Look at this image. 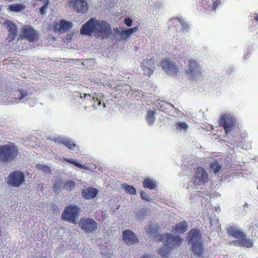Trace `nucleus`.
Segmentation results:
<instances>
[{
	"label": "nucleus",
	"instance_id": "f257e3e1",
	"mask_svg": "<svg viewBox=\"0 0 258 258\" xmlns=\"http://www.w3.org/2000/svg\"><path fill=\"white\" fill-rule=\"evenodd\" d=\"M158 229L159 228L157 225L151 224L148 226L146 231L151 236H155L157 241H164L165 246L160 248L158 253L163 258L167 257L170 255L171 249L180 246L182 240L179 236H173L170 234L157 235Z\"/></svg>",
	"mask_w": 258,
	"mask_h": 258
},
{
	"label": "nucleus",
	"instance_id": "f03ea898",
	"mask_svg": "<svg viewBox=\"0 0 258 258\" xmlns=\"http://www.w3.org/2000/svg\"><path fill=\"white\" fill-rule=\"evenodd\" d=\"M81 33L83 35H93L103 39L110 36L112 30L110 25L106 22L92 18L82 26Z\"/></svg>",
	"mask_w": 258,
	"mask_h": 258
},
{
	"label": "nucleus",
	"instance_id": "7ed1b4c3",
	"mask_svg": "<svg viewBox=\"0 0 258 258\" xmlns=\"http://www.w3.org/2000/svg\"><path fill=\"white\" fill-rule=\"evenodd\" d=\"M202 235L196 229H192L189 232V241L191 244V250L197 257H203L205 248L201 241Z\"/></svg>",
	"mask_w": 258,
	"mask_h": 258
},
{
	"label": "nucleus",
	"instance_id": "20e7f679",
	"mask_svg": "<svg viewBox=\"0 0 258 258\" xmlns=\"http://www.w3.org/2000/svg\"><path fill=\"white\" fill-rule=\"evenodd\" d=\"M227 231L230 236L236 239L231 241L233 245L246 248H250L253 246L252 240L248 238L243 232L236 227L230 226Z\"/></svg>",
	"mask_w": 258,
	"mask_h": 258
},
{
	"label": "nucleus",
	"instance_id": "39448f33",
	"mask_svg": "<svg viewBox=\"0 0 258 258\" xmlns=\"http://www.w3.org/2000/svg\"><path fill=\"white\" fill-rule=\"evenodd\" d=\"M227 231L230 236L236 239L231 241L233 245L246 248H250L253 246L252 240L248 238L243 232L236 227L230 226Z\"/></svg>",
	"mask_w": 258,
	"mask_h": 258
},
{
	"label": "nucleus",
	"instance_id": "423d86ee",
	"mask_svg": "<svg viewBox=\"0 0 258 258\" xmlns=\"http://www.w3.org/2000/svg\"><path fill=\"white\" fill-rule=\"evenodd\" d=\"M18 150L14 144L0 146V161L3 163L11 162L18 156Z\"/></svg>",
	"mask_w": 258,
	"mask_h": 258
},
{
	"label": "nucleus",
	"instance_id": "0eeeda50",
	"mask_svg": "<svg viewBox=\"0 0 258 258\" xmlns=\"http://www.w3.org/2000/svg\"><path fill=\"white\" fill-rule=\"evenodd\" d=\"M236 123V120L230 114L221 115L219 120V125L222 127L226 135L233 131Z\"/></svg>",
	"mask_w": 258,
	"mask_h": 258
},
{
	"label": "nucleus",
	"instance_id": "6e6552de",
	"mask_svg": "<svg viewBox=\"0 0 258 258\" xmlns=\"http://www.w3.org/2000/svg\"><path fill=\"white\" fill-rule=\"evenodd\" d=\"M80 208L78 206L70 205L65 208L61 214V219L73 224L76 223L79 216Z\"/></svg>",
	"mask_w": 258,
	"mask_h": 258
},
{
	"label": "nucleus",
	"instance_id": "1a4fd4ad",
	"mask_svg": "<svg viewBox=\"0 0 258 258\" xmlns=\"http://www.w3.org/2000/svg\"><path fill=\"white\" fill-rule=\"evenodd\" d=\"M79 226L85 233L90 234L97 230L98 224L92 218L84 217L80 219Z\"/></svg>",
	"mask_w": 258,
	"mask_h": 258
},
{
	"label": "nucleus",
	"instance_id": "9d476101",
	"mask_svg": "<svg viewBox=\"0 0 258 258\" xmlns=\"http://www.w3.org/2000/svg\"><path fill=\"white\" fill-rule=\"evenodd\" d=\"M25 181L23 172L18 170L11 172L8 176L7 183L13 187L20 186Z\"/></svg>",
	"mask_w": 258,
	"mask_h": 258
},
{
	"label": "nucleus",
	"instance_id": "9b49d317",
	"mask_svg": "<svg viewBox=\"0 0 258 258\" xmlns=\"http://www.w3.org/2000/svg\"><path fill=\"white\" fill-rule=\"evenodd\" d=\"M160 65L169 75L176 76L178 73V66L172 60L166 58L160 62Z\"/></svg>",
	"mask_w": 258,
	"mask_h": 258
},
{
	"label": "nucleus",
	"instance_id": "f8f14e48",
	"mask_svg": "<svg viewBox=\"0 0 258 258\" xmlns=\"http://www.w3.org/2000/svg\"><path fill=\"white\" fill-rule=\"evenodd\" d=\"M209 175L203 167H198L194 176V184L195 186L203 185L208 181Z\"/></svg>",
	"mask_w": 258,
	"mask_h": 258
},
{
	"label": "nucleus",
	"instance_id": "ddd939ff",
	"mask_svg": "<svg viewBox=\"0 0 258 258\" xmlns=\"http://www.w3.org/2000/svg\"><path fill=\"white\" fill-rule=\"evenodd\" d=\"M141 67L145 75L151 76L156 67V60L154 56L148 55L142 62Z\"/></svg>",
	"mask_w": 258,
	"mask_h": 258
},
{
	"label": "nucleus",
	"instance_id": "4468645a",
	"mask_svg": "<svg viewBox=\"0 0 258 258\" xmlns=\"http://www.w3.org/2000/svg\"><path fill=\"white\" fill-rule=\"evenodd\" d=\"M22 37L29 42H35L38 40L39 35L32 27L25 25L22 29Z\"/></svg>",
	"mask_w": 258,
	"mask_h": 258
},
{
	"label": "nucleus",
	"instance_id": "2eb2a0df",
	"mask_svg": "<svg viewBox=\"0 0 258 258\" xmlns=\"http://www.w3.org/2000/svg\"><path fill=\"white\" fill-rule=\"evenodd\" d=\"M69 4L78 13L84 14L88 10V4L85 0H70Z\"/></svg>",
	"mask_w": 258,
	"mask_h": 258
},
{
	"label": "nucleus",
	"instance_id": "dca6fc26",
	"mask_svg": "<svg viewBox=\"0 0 258 258\" xmlns=\"http://www.w3.org/2000/svg\"><path fill=\"white\" fill-rule=\"evenodd\" d=\"M188 68L186 72L187 74L190 75L193 79L196 78V76L201 75L202 73L200 70V66L196 60L187 59Z\"/></svg>",
	"mask_w": 258,
	"mask_h": 258
},
{
	"label": "nucleus",
	"instance_id": "f3484780",
	"mask_svg": "<svg viewBox=\"0 0 258 258\" xmlns=\"http://www.w3.org/2000/svg\"><path fill=\"white\" fill-rule=\"evenodd\" d=\"M122 239L127 245H132L138 242V239L131 231L126 230L122 233Z\"/></svg>",
	"mask_w": 258,
	"mask_h": 258
},
{
	"label": "nucleus",
	"instance_id": "a211bd4d",
	"mask_svg": "<svg viewBox=\"0 0 258 258\" xmlns=\"http://www.w3.org/2000/svg\"><path fill=\"white\" fill-rule=\"evenodd\" d=\"M98 190L96 188L88 187L81 191L82 197L86 200H92L98 194Z\"/></svg>",
	"mask_w": 258,
	"mask_h": 258
},
{
	"label": "nucleus",
	"instance_id": "6ab92c4d",
	"mask_svg": "<svg viewBox=\"0 0 258 258\" xmlns=\"http://www.w3.org/2000/svg\"><path fill=\"white\" fill-rule=\"evenodd\" d=\"M7 28L9 32L7 39L9 41L14 40L16 38L17 33L18 29L16 25L11 21H9L7 23Z\"/></svg>",
	"mask_w": 258,
	"mask_h": 258
},
{
	"label": "nucleus",
	"instance_id": "aec40b11",
	"mask_svg": "<svg viewBox=\"0 0 258 258\" xmlns=\"http://www.w3.org/2000/svg\"><path fill=\"white\" fill-rule=\"evenodd\" d=\"M71 27V23L69 21L64 20H60L59 23H55L54 29L56 32H64L69 29Z\"/></svg>",
	"mask_w": 258,
	"mask_h": 258
},
{
	"label": "nucleus",
	"instance_id": "412c9836",
	"mask_svg": "<svg viewBox=\"0 0 258 258\" xmlns=\"http://www.w3.org/2000/svg\"><path fill=\"white\" fill-rule=\"evenodd\" d=\"M187 223L186 221H183L175 224V225L172 227V231L175 233L182 234L187 230Z\"/></svg>",
	"mask_w": 258,
	"mask_h": 258
},
{
	"label": "nucleus",
	"instance_id": "4be33fe9",
	"mask_svg": "<svg viewBox=\"0 0 258 258\" xmlns=\"http://www.w3.org/2000/svg\"><path fill=\"white\" fill-rule=\"evenodd\" d=\"M14 99L15 101H21L22 99L28 97L29 93L27 91L23 89H17L14 91Z\"/></svg>",
	"mask_w": 258,
	"mask_h": 258
},
{
	"label": "nucleus",
	"instance_id": "5701e85b",
	"mask_svg": "<svg viewBox=\"0 0 258 258\" xmlns=\"http://www.w3.org/2000/svg\"><path fill=\"white\" fill-rule=\"evenodd\" d=\"M26 6L24 4L22 3H15L12 4L8 6V10L10 12L15 13H20L24 10Z\"/></svg>",
	"mask_w": 258,
	"mask_h": 258
},
{
	"label": "nucleus",
	"instance_id": "b1692460",
	"mask_svg": "<svg viewBox=\"0 0 258 258\" xmlns=\"http://www.w3.org/2000/svg\"><path fill=\"white\" fill-rule=\"evenodd\" d=\"M137 27H133L127 30H122L119 34V37L121 40L126 41L133 33L137 31Z\"/></svg>",
	"mask_w": 258,
	"mask_h": 258
},
{
	"label": "nucleus",
	"instance_id": "393cba45",
	"mask_svg": "<svg viewBox=\"0 0 258 258\" xmlns=\"http://www.w3.org/2000/svg\"><path fill=\"white\" fill-rule=\"evenodd\" d=\"M212 0H198L197 6L203 8L205 10H209L212 5Z\"/></svg>",
	"mask_w": 258,
	"mask_h": 258
},
{
	"label": "nucleus",
	"instance_id": "a878e982",
	"mask_svg": "<svg viewBox=\"0 0 258 258\" xmlns=\"http://www.w3.org/2000/svg\"><path fill=\"white\" fill-rule=\"evenodd\" d=\"M210 169L214 173L216 174L221 170L222 165L216 160H214L210 163Z\"/></svg>",
	"mask_w": 258,
	"mask_h": 258
},
{
	"label": "nucleus",
	"instance_id": "bb28decb",
	"mask_svg": "<svg viewBox=\"0 0 258 258\" xmlns=\"http://www.w3.org/2000/svg\"><path fill=\"white\" fill-rule=\"evenodd\" d=\"M68 163L73 164L74 166L77 167L81 169H87L88 168L86 166V165H82L77 160H74L72 158H68L66 159Z\"/></svg>",
	"mask_w": 258,
	"mask_h": 258
},
{
	"label": "nucleus",
	"instance_id": "cd10ccee",
	"mask_svg": "<svg viewBox=\"0 0 258 258\" xmlns=\"http://www.w3.org/2000/svg\"><path fill=\"white\" fill-rule=\"evenodd\" d=\"M143 186L144 188H148L150 189H153L156 188V184L153 180L147 178L143 182Z\"/></svg>",
	"mask_w": 258,
	"mask_h": 258
},
{
	"label": "nucleus",
	"instance_id": "c85d7f7f",
	"mask_svg": "<svg viewBox=\"0 0 258 258\" xmlns=\"http://www.w3.org/2000/svg\"><path fill=\"white\" fill-rule=\"evenodd\" d=\"M59 143L65 145L70 150H73L74 147L76 146V145L73 141L66 139H61L59 141Z\"/></svg>",
	"mask_w": 258,
	"mask_h": 258
},
{
	"label": "nucleus",
	"instance_id": "c756f323",
	"mask_svg": "<svg viewBox=\"0 0 258 258\" xmlns=\"http://www.w3.org/2000/svg\"><path fill=\"white\" fill-rule=\"evenodd\" d=\"M103 95L101 93H95L93 96V100L94 102H97V105L100 106L101 104L102 99Z\"/></svg>",
	"mask_w": 258,
	"mask_h": 258
},
{
	"label": "nucleus",
	"instance_id": "7c9ffc66",
	"mask_svg": "<svg viewBox=\"0 0 258 258\" xmlns=\"http://www.w3.org/2000/svg\"><path fill=\"white\" fill-rule=\"evenodd\" d=\"M155 111L153 110H149L147 115V121L149 124L153 123L155 120Z\"/></svg>",
	"mask_w": 258,
	"mask_h": 258
},
{
	"label": "nucleus",
	"instance_id": "2f4dec72",
	"mask_svg": "<svg viewBox=\"0 0 258 258\" xmlns=\"http://www.w3.org/2000/svg\"><path fill=\"white\" fill-rule=\"evenodd\" d=\"M76 186V183L75 181L73 180H69L67 181L65 185L63 186V189L71 191Z\"/></svg>",
	"mask_w": 258,
	"mask_h": 258
},
{
	"label": "nucleus",
	"instance_id": "473e14b6",
	"mask_svg": "<svg viewBox=\"0 0 258 258\" xmlns=\"http://www.w3.org/2000/svg\"><path fill=\"white\" fill-rule=\"evenodd\" d=\"M176 128L179 131L186 130L188 127L186 123L184 122H178L176 125Z\"/></svg>",
	"mask_w": 258,
	"mask_h": 258
},
{
	"label": "nucleus",
	"instance_id": "72a5a7b5",
	"mask_svg": "<svg viewBox=\"0 0 258 258\" xmlns=\"http://www.w3.org/2000/svg\"><path fill=\"white\" fill-rule=\"evenodd\" d=\"M62 184L63 182L61 180H58L55 181L53 184V188L55 192L58 193L60 191Z\"/></svg>",
	"mask_w": 258,
	"mask_h": 258
},
{
	"label": "nucleus",
	"instance_id": "f704fd0d",
	"mask_svg": "<svg viewBox=\"0 0 258 258\" xmlns=\"http://www.w3.org/2000/svg\"><path fill=\"white\" fill-rule=\"evenodd\" d=\"M124 189L126 192L131 195H135L136 194V188L132 186L126 185L124 187Z\"/></svg>",
	"mask_w": 258,
	"mask_h": 258
},
{
	"label": "nucleus",
	"instance_id": "c9c22d12",
	"mask_svg": "<svg viewBox=\"0 0 258 258\" xmlns=\"http://www.w3.org/2000/svg\"><path fill=\"white\" fill-rule=\"evenodd\" d=\"M36 168L38 170H42L44 171H47L50 169V168L48 166L43 165L41 164H37Z\"/></svg>",
	"mask_w": 258,
	"mask_h": 258
},
{
	"label": "nucleus",
	"instance_id": "e433bc0d",
	"mask_svg": "<svg viewBox=\"0 0 258 258\" xmlns=\"http://www.w3.org/2000/svg\"><path fill=\"white\" fill-rule=\"evenodd\" d=\"M48 4V1H45L43 6L40 8L39 11L41 15H43L45 13L46 10L47 8Z\"/></svg>",
	"mask_w": 258,
	"mask_h": 258
},
{
	"label": "nucleus",
	"instance_id": "4c0bfd02",
	"mask_svg": "<svg viewBox=\"0 0 258 258\" xmlns=\"http://www.w3.org/2000/svg\"><path fill=\"white\" fill-rule=\"evenodd\" d=\"M178 20L180 23L181 24V25H182L183 29H187L189 28V26L188 25V24L186 22H185L182 19L178 18Z\"/></svg>",
	"mask_w": 258,
	"mask_h": 258
},
{
	"label": "nucleus",
	"instance_id": "58836bf2",
	"mask_svg": "<svg viewBox=\"0 0 258 258\" xmlns=\"http://www.w3.org/2000/svg\"><path fill=\"white\" fill-rule=\"evenodd\" d=\"M221 3V0H216L215 2H213V6L212 9L213 10H215L218 5Z\"/></svg>",
	"mask_w": 258,
	"mask_h": 258
},
{
	"label": "nucleus",
	"instance_id": "ea45409f",
	"mask_svg": "<svg viewBox=\"0 0 258 258\" xmlns=\"http://www.w3.org/2000/svg\"><path fill=\"white\" fill-rule=\"evenodd\" d=\"M124 22L125 24L128 27L131 26L133 24L132 20L129 18H125L124 20Z\"/></svg>",
	"mask_w": 258,
	"mask_h": 258
},
{
	"label": "nucleus",
	"instance_id": "a19ab883",
	"mask_svg": "<svg viewBox=\"0 0 258 258\" xmlns=\"http://www.w3.org/2000/svg\"><path fill=\"white\" fill-rule=\"evenodd\" d=\"M141 197L142 199L145 200L147 201H149V196L146 194V192L144 191H142L141 193Z\"/></svg>",
	"mask_w": 258,
	"mask_h": 258
},
{
	"label": "nucleus",
	"instance_id": "79ce46f5",
	"mask_svg": "<svg viewBox=\"0 0 258 258\" xmlns=\"http://www.w3.org/2000/svg\"><path fill=\"white\" fill-rule=\"evenodd\" d=\"M253 17H254V20H255L256 21L258 22V14H254V15H253Z\"/></svg>",
	"mask_w": 258,
	"mask_h": 258
},
{
	"label": "nucleus",
	"instance_id": "37998d69",
	"mask_svg": "<svg viewBox=\"0 0 258 258\" xmlns=\"http://www.w3.org/2000/svg\"><path fill=\"white\" fill-rule=\"evenodd\" d=\"M142 258H150V256L148 254H144Z\"/></svg>",
	"mask_w": 258,
	"mask_h": 258
},
{
	"label": "nucleus",
	"instance_id": "c03bdc74",
	"mask_svg": "<svg viewBox=\"0 0 258 258\" xmlns=\"http://www.w3.org/2000/svg\"><path fill=\"white\" fill-rule=\"evenodd\" d=\"M87 95V94H84V96H85H85H86Z\"/></svg>",
	"mask_w": 258,
	"mask_h": 258
},
{
	"label": "nucleus",
	"instance_id": "a18cd8bd",
	"mask_svg": "<svg viewBox=\"0 0 258 258\" xmlns=\"http://www.w3.org/2000/svg\"><path fill=\"white\" fill-rule=\"evenodd\" d=\"M103 105H104V107H105V105L104 103L103 104Z\"/></svg>",
	"mask_w": 258,
	"mask_h": 258
},
{
	"label": "nucleus",
	"instance_id": "49530a36",
	"mask_svg": "<svg viewBox=\"0 0 258 258\" xmlns=\"http://www.w3.org/2000/svg\"><path fill=\"white\" fill-rule=\"evenodd\" d=\"M257 189H258V187H257Z\"/></svg>",
	"mask_w": 258,
	"mask_h": 258
}]
</instances>
